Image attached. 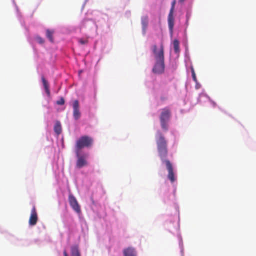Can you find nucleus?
<instances>
[{"mask_svg": "<svg viewBox=\"0 0 256 256\" xmlns=\"http://www.w3.org/2000/svg\"><path fill=\"white\" fill-rule=\"evenodd\" d=\"M156 142L159 156L162 162L166 164L168 172V178L172 182H174L175 181V177L172 165L169 160H165L168 154V142L160 131H158L156 134Z\"/></svg>", "mask_w": 256, "mask_h": 256, "instance_id": "nucleus-1", "label": "nucleus"}, {"mask_svg": "<svg viewBox=\"0 0 256 256\" xmlns=\"http://www.w3.org/2000/svg\"><path fill=\"white\" fill-rule=\"evenodd\" d=\"M152 52L154 54L156 60V64L152 69L154 73L156 74H161L164 72V46L162 44H161L160 52H157V46L154 45L152 46Z\"/></svg>", "mask_w": 256, "mask_h": 256, "instance_id": "nucleus-2", "label": "nucleus"}, {"mask_svg": "<svg viewBox=\"0 0 256 256\" xmlns=\"http://www.w3.org/2000/svg\"><path fill=\"white\" fill-rule=\"evenodd\" d=\"M94 142L93 139L86 136L80 138L76 142V152H80V150L84 148L91 147Z\"/></svg>", "mask_w": 256, "mask_h": 256, "instance_id": "nucleus-3", "label": "nucleus"}, {"mask_svg": "<svg viewBox=\"0 0 256 256\" xmlns=\"http://www.w3.org/2000/svg\"><path fill=\"white\" fill-rule=\"evenodd\" d=\"M78 160L76 163V166L78 168H81L88 165L87 161L88 155H80V152H76Z\"/></svg>", "mask_w": 256, "mask_h": 256, "instance_id": "nucleus-4", "label": "nucleus"}, {"mask_svg": "<svg viewBox=\"0 0 256 256\" xmlns=\"http://www.w3.org/2000/svg\"><path fill=\"white\" fill-rule=\"evenodd\" d=\"M68 200L70 206L72 208V209L77 213H80V206L79 205L76 198L73 195L70 194L68 197Z\"/></svg>", "mask_w": 256, "mask_h": 256, "instance_id": "nucleus-5", "label": "nucleus"}, {"mask_svg": "<svg viewBox=\"0 0 256 256\" xmlns=\"http://www.w3.org/2000/svg\"><path fill=\"white\" fill-rule=\"evenodd\" d=\"M38 218L36 212V208L34 206L31 212L29 220V224L30 226H34L38 222Z\"/></svg>", "mask_w": 256, "mask_h": 256, "instance_id": "nucleus-6", "label": "nucleus"}, {"mask_svg": "<svg viewBox=\"0 0 256 256\" xmlns=\"http://www.w3.org/2000/svg\"><path fill=\"white\" fill-rule=\"evenodd\" d=\"M171 116V112L169 108H165L162 110L160 121H169Z\"/></svg>", "mask_w": 256, "mask_h": 256, "instance_id": "nucleus-7", "label": "nucleus"}, {"mask_svg": "<svg viewBox=\"0 0 256 256\" xmlns=\"http://www.w3.org/2000/svg\"><path fill=\"white\" fill-rule=\"evenodd\" d=\"M73 108H74V117L75 120H78L81 116L80 111V104L78 100L74 101L73 103Z\"/></svg>", "mask_w": 256, "mask_h": 256, "instance_id": "nucleus-8", "label": "nucleus"}, {"mask_svg": "<svg viewBox=\"0 0 256 256\" xmlns=\"http://www.w3.org/2000/svg\"><path fill=\"white\" fill-rule=\"evenodd\" d=\"M124 256H136V252L133 248H125L123 251Z\"/></svg>", "mask_w": 256, "mask_h": 256, "instance_id": "nucleus-9", "label": "nucleus"}, {"mask_svg": "<svg viewBox=\"0 0 256 256\" xmlns=\"http://www.w3.org/2000/svg\"><path fill=\"white\" fill-rule=\"evenodd\" d=\"M168 26L170 30L172 32L174 25V13L170 12L168 16Z\"/></svg>", "mask_w": 256, "mask_h": 256, "instance_id": "nucleus-10", "label": "nucleus"}, {"mask_svg": "<svg viewBox=\"0 0 256 256\" xmlns=\"http://www.w3.org/2000/svg\"><path fill=\"white\" fill-rule=\"evenodd\" d=\"M148 24V16H144L142 18V30L144 34H145L146 32V28Z\"/></svg>", "mask_w": 256, "mask_h": 256, "instance_id": "nucleus-11", "label": "nucleus"}, {"mask_svg": "<svg viewBox=\"0 0 256 256\" xmlns=\"http://www.w3.org/2000/svg\"><path fill=\"white\" fill-rule=\"evenodd\" d=\"M42 84L44 86V88L45 89L46 92L48 96H50V90L49 88V84L48 82V81L46 80V79L44 78V76H42Z\"/></svg>", "mask_w": 256, "mask_h": 256, "instance_id": "nucleus-12", "label": "nucleus"}, {"mask_svg": "<svg viewBox=\"0 0 256 256\" xmlns=\"http://www.w3.org/2000/svg\"><path fill=\"white\" fill-rule=\"evenodd\" d=\"M54 130L55 132L58 136L62 132V128L60 122L59 121H56L54 127Z\"/></svg>", "mask_w": 256, "mask_h": 256, "instance_id": "nucleus-13", "label": "nucleus"}, {"mask_svg": "<svg viewBox=\"0 0 256 256\" xmlns=\"http://www.w3.org/2000/svg\"><path fill=\"white\" fill-rule=\"evenodd\" d=\"M72 256H80L78 246H74L71 248Z\"/></svg>", "mask_w": 256, "mask_h": 256, "instance_id": "nucleus-14", "label": "nucleus"}, {"mask_svg": "<svg viewBox=\"0 0 256 256\" xmlns=\"http://www.w3.org/2000/svg\"><path fill=\"white\" fill-rule=\"evenodd\" d=\"M54 34V31L48 30H46V36L52 42H54L53 35Z\"/></svg>", "mask_w": 256, "mask_h": 256, "instance_id": "nucleus-15", "label": "nucleus"}, {"mask_svg": "<svg viewBox=\"0 0 256 256\" xmlns=\"http://www.w3.org/2000/svg\"><path fill=\"white\" fill-rule=\"evenodd\" d=\"M174 50L176 53H178L180 51V42L178 40H175L174 41Z\"/></svg>", "mask_w": 256, "mask_h": 256, "instance_id": "nucleus-16", "label": "nucleus"}, {"mask_svg": "<svg viewBox=\"0 0 256 256\" xmlns=\"http://www.w3.org/2000/svg\"><path fill=\"white\" fill-rule=\"evenodd\" d=\"M168 121H160L162 128L165 131L168 130Z\"/></svg>", "mask_w": 256, "mask_h": 256, "instance_id": "nucleus-17", "label": "nucleus"}, {"mask_svg": "<svg viewBox=\"0 0 256 256\" xmlns=\"http://www.w3.org/2000/svg\"><path fill=\"white\" fill-rule=\"evenodd\" d=\"M56 104L59 106H62L65 104V100L63 98H61L60 100L56 102Z\"/></svg>", "mask_w": 256, "mask_h": 256, "instance_id": "nucleus-18", "label": "nucleus"}, {"mask_svg": "<svg viewBox=\"0 0 256 256\" xmlns=\"http://www.w3.org/2000/svg\"><path fill=\"white\" fill-rule=\"evenodd\" d=\"M176 4V0H174L172 2V8H171L170 12H172V13L174 12Z\"/></svg>", "mask_w": 256, "mask_h": 256, "instance_id": "nucleus-19", "label": "nucleus"}, {"mask_svg": "<svg viewBox=\"0 0 256 256\" xmlns=\"http://www.w3.org/2000/svg\"><path fill=\"white\" fill-rule=\"evenodd\" d=\"M192 76L195 82H197V78L196 77V74L194 68H192Z\"/></svg>", "mask_w": 256, "mask_h": 256, "instance_id": "nucleus-20", "label": "nucleus"}, {"mask_svg": "<svg viewBox=\"0 0 256 256\" xmlns=\"http://www.w3.org/2000/svg\"><path fill=\"white\" fill-rule=\"evenodd\" d=\"M79 42L81 44H88V40H83V39H80L79 40Z\"/></svg>", "mask_w": 256, "mask_h": 256, "instance_id": "nucleus-21", "label": "nucleus"}, {"mask_svg": "<svg viewBox=\"0 0 256 256\" xmlns=\"http://www.w3.org/2000/svg\"><path fill=\"white\" fill-rule=\"evenodd\" d=\"M38 42L41 44H42L44 43V40L40 37H38L36 38Z\"/></svg>", "mask_w": 256, "mask_h": 256, "instance_id": "nucleus-22", "label": "nucleus"}, {"mask_svg": "<svg viewBox=\"0 0 256 256\" xmlns=\"http://www.w3.org/2000/svg\"><path fill=\"white\" fill-rule=\"evenodd\" d=\"M64 256H68V253L66 250H64Z\"/></svg>", "mask_w": 256, "mask_h": 256, "instance_id": "nucleus-23", "label": "nucleus"}]
</instances>
